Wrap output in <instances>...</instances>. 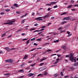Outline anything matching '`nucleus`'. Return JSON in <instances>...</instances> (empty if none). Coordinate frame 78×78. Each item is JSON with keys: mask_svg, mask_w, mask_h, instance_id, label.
Here are the masks:
<instances>
[{"mask_svg": "<svg viewBox=\"0 0 78 78\" xmlns=\"http://www.w3.org/2000/svg\"><path fill=\"white\" fill-rule=\"evenodd\" d=\"M39 71H42V68H40L39 69Z\"/></svg>", "mask_w": 78, "mask_h": 78, "instance_id": "f704fd0d", "label": "nucleus"}, {"mask_svg": "<svg viewBox=\"0 0 78 78\" xmlns=\"http://www.w3.org/2000/svg\"><path fill=\"white\" fill-rule=\"evenodd\" d=\"M36 30V28H33V29H31L30 30V31H33V30Z\"/></svg>", "mask_w": 78, "mask_h": 78, "instance_id": "473e14b6", "label": "nucleus"}, {"mask_svg": "<svg viewBox=\"0 0 78 78\" xmlns=\"http://www.w3.org/2000/svg\"><path fill=\"white\" fill-rule=\"evenodd\" d=\"M27 39H28V38H25V39H23L22 40V41H26V40H27Z\"/></svg>", "mask_w": 78, "mask_h": 78, "instance_id": "4d7b16f0", "label": "nucleus"}, {"mask_svg": "<svg viewBox=\"0 0 78 78\" xmlns=\"http://www.w3.org/2000/svg\"><path fill=\"white\" fill-rule=\"evenodd\" d=\"M4 48L5 49V50H7V51H10V49L9 47H6Z\"/></svg>", "mask_w": 78, "mask_h": 78, "instance_id": "0eeeda50", "label": "nucleus"}, {"mask_svg": "<svg viewBox=\"0 0 78 78\" xmlns=\"http://www.w3.org/2000/svg\"><path fill=\"white\" fill-rule=\"evenodd\" d=\"M60 50H61V49H59L58 50L56 51V52L57 53H58V52H59V51H60Z\"/></svg>", "mask_w": 78, "mask_h": 78, "instance_id": "052dcab7", "label": "nucleus"}, {"mask_svg": "<svg viewBox=\"0 0 78 78\" xmlns=\"http://www.w3.org/2000/svg\"><path fill=\"white\" fill-rule=\"evenodd\" d=\"M48 11H50V10H51V9H50V8H49L48 9Z\"/></svg>", "mask_w": 78, "mask_h": 78, "instance_id": "680f3d73", "label": "nucleus"}, {"mask_svg": "<svg viewBox=\"0 0 78 78\" xmlns=\"http://www.w3.org/2000/svg\"><path fill=\"white\" fill-rule=\"evenodd\" d=\"M58 2H50V4H47L46 5H48V6H51V4H56V3H57Z\"/></svg>", "mask_w": 78, "mask_h": 78, "instance_id": "20e7f679", "label": "nucleus"}, {"mask_svg": "<svg viewBox=\"0 0 78 78\" xmlns=\"http://www.w3.org/2000/svg\"><path fill=\"white\" fill-rule=\"evenodd\" d=\"M67 14V12H64L63 13H62L61 14V16H63V15H65Z\"/></svg>", "mask_w": 78, "mask_h": 78, "instance_id": "4be33fe9", "label": "nucleus"}, {"mask_svg": "<svg viewBox=\"0 0 78 78\" xmlns=\"http://www.w3.org/2000/svg\"><path fill=\"white\" fill-rule=\"evenodd\" d=\"M10 75V74L9 73H6L4 74V75L5 76H8L9 75Z\"/></svg>", "mask_w": 78, "mask_h": 78, "instance_id": "4468645a", "label": "nucleus"}, {"mask_svg": "<svg viewBox=\"0 0 78 78\" xmlns=\"http://www.w3.org/2000/svg\"><path fill=\"white\" fill-rule=\"evenodd\" d=\"M59 40H57L56 41H54V43H56V42H59Z\"/></svg>", "mask_w": 78, "mask_h": 78, "instance_id": "6ab92c4d", "label": "nucleus"}, {"mask_svg": "<svg viewBox=\"0 0 78 78\" xmlns=\"http://www.w3.org/2000/svg\"><path fill=\"white\" fill-rule=\"evenodd\" d=\"M47 74H48L47 72V71H45V72H44V75H47Z\"/></svg>", "mask_w": 78, "mask_h": 78, "instance_id": "5701e85b", "label": "nucleus"}, {"mask_svg": "<svg viewBox=\"0 0 78 78\" xmlns=\"http://www.w3.org/2000/svg\"><path fill=\"white\" fill-rule=\"evenodd\" d=\"M25 20H23L22 21H21V23H24Z\"/></svg>", "mask_w": 78, "mask_h": 78, "instance_id": "79ce46f5", "label": "nucleus"}, {"mask_svg": "<svg viewBox=\"0 0 78 78\" xmlns=\"http://www.w3.org/2000/svg\"><path fill=\"white\" fill-rule=\"evenodd\" d=\"M30 43V40H28L26 42V44L27 45V44H28V43Z\"/></svg>", "mask_w": 78, "mask_h": 78, "instance_id": "bb28decb", "label": "nucleus"}, {"mask_svg": "<svg viewBox=\"0 0 78 78\" xmlns=\"http://www.w3.org/2000/svg\"><path fill=\"white\" fill-rule=\"evenodd\" d=\"M64 78H69V75H67V76H64Z\"/></svg>", "mask_w": 78, "mask_h": 78, "instance_id": "4c0bfd02", "label": "nucleus"}, {"mask_svg": "<svg viewBox=\"0 0 78 78\" xmlns=\"http://www.w3.org/2000/svg\"><path fill=\"white\" fill-rule=\"evenodd\" d=\"M62 27H60L58 28V30L59 31V30H62Z\"/></svg>", "mask_w": 78, "mask_h": 78, "instance_id": "c85d7f7f", "label": "nucleus"}, {"mask_svg": "<svg viewBox=\"0 0 78 78\" xmlns=\"http://www.w3.org/2000/svg\"><path fill=\"white\" fill-rule=\"evenodd\" d=\"M47 59V58H42V59H41V62L43 61L44 60H45V59Z\"/></svg>", "mask_w": 78, "mask_h": 78, "instance_id": "a211bd4d", "label": "nucleus"}, {"mask_svg": "<svg viewBox=\"0 0 78 78\" xmlns=\"http://www.w3.org/2000/svg\"><path fill=\"white\" fill-rule=\"evenodd\" d=\"M71 35H72V34H69L67 36V37H70Z\"/></svg>", "mask_w": 78, "mask_h": 78, "instance_id": "37998d69", "label": "nucleus"}, {"mask_svg": "<svg viewBox=\"0 0 78 78\" xmlns=\"http://www.w3.org/2000/svg\"><path fill=\"white\" fill-rule=\"evenodd\" d=\"M22 36H25V34L24 33H23L21 34Z\"/></svg>", "mask_w": 78, "mask_h": 78, "instance_id": "e2e57ef3", "label": "nucleus"}, {"mask_svg": "<svg viewBox=\"0 0 78 78\" xmlns=\"http://www.w3.org/2000/svg\"><path fill=\"white\" fill-rule=\"evenodd\" d=\"M38 25V24L37 23H36L34 25V26L35 27H37Z\"/></svg>", "mask_w": 78, "mask_h": 78, "instance_id": "de8ad7c7", "label": "nucleus"}, {"mask_svg": "<svg viewBox=\"0 0 78 78\" xmlns=\"http://www.w3.org/2000/svg\"><path fill=\"white\" fill-rule=\"evenodd\" d=\"M11 11L10 9H7L5 10V11H6V12H8V11Z\"/></svg>", "mask_w": 78, "mask_h": 78, "instance_id": "cd10ccee", "label": "nucleus"}, {"mask_svg": "<svg viewBox=\"0 0 78 78\" xmlns=\"http://www.w3.org/2000/svg\"><path fill=\"white\" fill-rule=\"evenodd\" d=\"M23 77H24V76H20L19 78H23Z\"/></svg>", "mask_w": 78, "mask_h": 78, "instance_id": "09e8293b", "label": "nucleus"}, {"mask_svg": "<svg viewBox=\"0 0 78 78\" xmlns=\"http://www.w3.org/2000/svg\"><path fill=\"white\" fill-rule=\"evenodd\" d=\"M58 61H57V62H55L54 63V64H57V63H58Z\"/></svg>", "mask_w": 78, "mask_h": 78, "instance_id": "774afa93", "label": "nucleus"}, {"mask_svg": "<svg viewBox=\"0 0 78 78\" xmlns=\"http://www.w3.org/2000/svg\"><path fill=\"white\" fill-rule=\"evenodd\" d=\"M25 15H23L21 17V19H22V18H23L24 17H25Z\"/></svg>", "mask_w": 78, "mask_h": 78, "instance_id": "864d4df0", "label": "nucleus"}, {"mask_svg": "<svg viewBox=\"0 0 78 78\" xmlns=\"http://www.w3.org/2000/svg\"><path fill=\"white\" fill-rule=\"evenodd\" d=\"M60 74L61 76H64V74H63V73H62V72H61L60 73Z\"/></svg>", "mask_w": 78, "mask_h": 78, "instance_id": "e433bc0d", "label": "nucleus"}, {"mask_svg": "<svg viewBox=\"0 0 78 78\" xmlns=\"http://www.w3.org/2000/svg\"><path fill=\"white\" fill-rule=\"evenodd\" d=\"M23 30V29H20L18 30L16 32V33H19V31H22V30Z\"/></svg>", "mask_w": 78, "mask_h": 78, "instance_id": "f8f14e48", "label": "nucleus"}, {"mask_svg": "<svg viewBox=\"0 0 78 78\" xmlns=\"http://www.w3.org/2000/svg\"><path fill=\"white\" fill-rule=\"evenodd\" d=\"M72 11H75V9H71Z\"/></svg>", "mask_w": 78, "mask_h": 78, "instance_id": "5fc2aeb1", "label": "nucleus"}, {"mask_svg": "<svg viewBox=\"0 0 78 78\" xmlns=\"http://www.w3.org/2000/svg\"><path fill=\"white\" fill-rule=\"evenodd\" d=\"M35 64H36V63H34V64H33L31 65H30V66H31L32 67H33V66H35Z\"/></svg>", "mask_w": 78, "mask_h": 78, "instance_id": "c9c22d12", "label": "nucleus"}, {"mask_svg": "<svg viewBox=\"0 0 78 78\" xmlns=\"http://www.w3.org/2000/svg\"><path fill=\"white\" fill-rule=\"evenodd\" d=\"M31 16H34V13H33L31 15Z\"/></svg>", "mask_w": 78, "mask_h": 78, "instance_id": "69168bd1", "label": "nucleus"}, {"mask_svg": "<svg viewBox=\"0 0 78 78\" xmlns=\"http://www.w3.org/2000/svg\"><path fill=\"white\" fill-rule=\"evenodd\" d=\"M40 66H42V65H44V63H42L40 64Z\"/></svg>", "mask_w": 78, "mask_h": 78, "instance_id": "13d9d810", "label": "nucleus"}, {"mask_svg": "<svg viewBox=\"0 0 78 78\" xmlns=\"http://www.w3.org/2000/svg\"><path fill=\"white\" fill-rule=\"evenodd\" d=\"M6 35V33H5V34H2L1 36V37H4V36H5Z\"/></svg>", "mask_w": 78, "mask_h": 78, "instance_id": "f3484780", "label": "nucleus"}, {"mask_svg": "<svg viewBox=\"0 0 78 78\" xmlns=\"http://www.w3.org/2000/svg\"><path fill=\"white\" fill-rule=\"evenodd\" d=\"M43 76V75H42L41 74H40L39 75H38L37 76Z\"/></svg>", "mask_w": 78, "mask_h": 78, "instance_id": "c756f323", "label": "nucleus"}, {"mask_svg": "<svg viewBox=\"0 0 78 78\" xmlns=\"http://www.w3.org/2000/svg\"><path fill=\"white\" fill-rule=\"evenodd\" d=\"M74 66H78V62H76L73 64Z\"/></svg>", "mask_w": 78, "mask_h": 78, "instance_id": "9d476101", "label": "nucleus"}, {"mask_svg": "<svg viewBox=\"0 0 78 78\" xmlns=\"http://www.w3.org/2000/svg\"><path fill=\"white\" fill-rule=\"evenodd\" d=\"M57 56H58V58H59L61 56V55L58 54V55H57Z\"/></svg>", "mask_w": 78, "mask_h": 78, "instance_id": "6e6d98bb", "label": "nucleus"}, {"mask_svg": "<svg viewBox=\"0 0 78 78\" xmlns=\"http://www.w3.org/2000/svg\"><path fill=\"white\" fill-rule=\"evenodd\" d=\"M66 23V21H64L63 22H62L61 23V24H62V25H63V24H64V23Z\"/></svg>", "mask_w": 78, "mask_h": 78, "instance_id": "b1692460", "label": "nucleus"}, {"mask_svg": "<svg viewBox=\"0 0 78 78\" xmlns=\"http://www.w3.org/2000/svg\"><path fill=\"white\" fill-rule=\"evenodd\" d=\"M16 14H20V12H19V11H17L16 12Z\"/></svg>", "mask_w": 78, "mask_h": 78, "instance_id": "49530a36", "label": "nucleus"}, {"mask_svg": "<svg viewBox=\"0 0 78 78\" xmlns=\"http://www.w3.org/2000/svg\"><path fill=\"white\" fill-rule=\"evenodd\" d=\"M46 27H45V26H43L41 27V28H46Z\"/></svg>", "mask_w": 78, "mask_h": 78, "instance_id": "8fccbe9b", "label": "nucleus"}, {"mask_svg": "<svg viewBox=\"0 0 78 78\" xmlns=\"http://www.w3.org/2000/svg\"><path fill=\"white\" fill-rule=\"evenodd\" d=\"M44 29H42L40 30H37L34 31V33H35L36 32H38V31H44Z\"/></svg>", "mask_w": 78, "mask_h": 78, "instance_id": "6e6552de", "label": "nucleus"}, {"mask_svg": "<svg viewBox=\"0 0 78 78\" xmlns=\"http://www.w3.org/2000/svg\"><path fill=\"white\" fill-rule=\"evenodd\" d=\"M23 66H25V64H24V63H23L20 66V67H21V68H22V67H23Z\"/></svg>", "mask_w": 78, "mask_h": 78, "instance_id": "2eb2a0df", "label": "nucleus"}, {"mask_svg": "<svg viewBox=\"0 0 78 78\" xmlns=\"http://www.w3.org/2000/svg\"><path fill=\"white\" fill-rule=\"evenodd\" d=\"M62 48H63V49H65V48H66V46L63 45V46H62Z\"/></svg>", "mask_w": 78, "mask_h": 78, "instance_id": "7c9ffc66", "label": "nucleus"}, {"mask_svg": "<svg viewBox=\"0 0 78 78\" xmlns=\"http://www.w3.org/2000/svg\"><path fill=\"white\" fill-rule=\"evenodd\" d=\"M14 6H15L16 7H18V5H17V4H14L13 5Z\"/></svg>", "mask_w": 78, "mask_h": 78, "instance_id": "412c9836", "label": "nucleus"}, {"mask_svg": "<svg viewBox=\"0 0 78 78\" xmlns=\"http://www.w3.org/2000/svg\"><path fill=\"white\" fill-rule=\"evenodd\" d=\"M33 75H34V74L33 73H30L28 74V76L30 77V76H32Z\"/></svg>", "mask_w": 78, "mask_h": 78, "instance_id": "1a4fd4ad", "label": "nucleus"}, {"mask_svg": "<svg viewBox=\"0 0 78 78\" xmlns=\"http://www.w3.org/2000/svg\"><path fill=\"white\" fill-rule=\"evenodd\" d=\"M27 58H28V55H25L23 59H27Z\"/></svg>", "mask_w": 78, "mask_h": 78, "instance_id": "ddd939ff", "label": "nucleus"}, {"mask_svg": "<svg viewBox=\"0 0 78 78\" xmlns=\"http://www.w3.org/2000/svg\"><path fill=\"white\" fill-rule=\"evenodd\" d=\"M69 59L71 61V62H73L74 58H73V54L72 53L70 54V55L69 57Z\"/></svg>", "mask_w": 78, "mask_h": 78, "instance_id": "7ed1b4c3", "label": "nucleus"}, {"mask_svg": "<svg viewBox=\"0 0 78 78\" xmlns=\"http://www.w3.org/2000/svg\"><path fill=\"white\" fill-rule=\"evenodd\" d=\"M66 58H69V55H67L66 56Z\"/></svg>", "mask_w": 78, "mask_h": 78, "instance_id": "603ef678", "label": "nucleus"}, {"mask_svg": "<svg viewBox=\"0 0 78 78\" xmlns=\"http://www.w3.org/2000/svg\"><path fill=\"white\" fill-rule=\"evenodd\" d=\"M5 62H12L13 60L11 59H9L5 60Z\"/></svg>", "mask_w": 78, "mask_h": 78, "instance_id": "423d86ee", "label": "nucleus"}, {"mask_svg": "<svg viewBox=\"0 0 78 78\" xmlns=\"http://www.w3.org/2000/svg\"><path fill=\"white\" fill-rule=\"evenodd\" d=\"M49 17V14L46 15L44 16L38 17L37 18H36L35 20H37V21L43 20V19H42L41 18H42V17H43L44 19H45V18H46V17Z\"/></svg>", "mask_w": 78, "mask_h": 78, "instance_id": "f257e3e1", "label": "nucleus"}, {"mask_svg": "<svg viewBox=\"0 0 78 78\" xmlns=\"http://www.w3.org/2000/svg\"><path fill=\"white\" fill-rule=\"evenodd\" d=\"M72 6H73V5H69L67 7V8H71V7H72Z\"/></svg>", "mask_w": 78, "mask_h": 78, "instance_id": "aec40b11", "label": "nucleus"}, {"mask_svg": "<svg viewBox=\"0 0 78 78\" xmlns=\"http://www.w3.org/2000/svg\"><path fill=\"white\" fill-rule=\"evenodd\" d=\"M36 48H34L32 49H31L30 51H34V50H36Z\"/></svg>", "mask_w": 78, "mask_h": 78, "instance_id": "72a5a7b5", "label": "nucleus"}, {"mask_svg": "<svg viewBox=\"0 0 78 78\" xmlns=\"http://www.w3.org/2000/svg\"><path fill=\"white\" fill-rule=\"evenodd\" d=\"M36 39V37H34V38H33L32 39H31V41H34Z\"/></svg>", "mask_w": 78, "mask_h": 78, "instance_id": "58836bf2", "label": "nucleus"}, {"mask_svg": "<svg viewBox=\"0 0 78 78\" xmlns=\"http://www.w3.org/2000/svg\"><path fill=\"white\" fill-rule=\"evenodd\" d=\"M70 16L65 17L63 19V20H70Z\"/></svg>", "mask_w": 78, "mask_h": 78, "instance_id": "39448f33", "label": "nucleus"}, {"mask_svg": "<svg viewBox=\"0 0 78 78\" xmlns=\"http://www.w3.org/2000/svg\"><path fill=\"white\" fill-rule=\"evenodd\" d=\"M16 49V48H12L11 49H10V51H11L12 50H15Z\"/></svg>", "mask_w": 78, "mask_h": 78, "instance_id": "a878e982", "label": "nucleus"}, {"mask_svg": "<svg viewBox=\"0 0 78 78\" xmlns=\"http://www.w3.org/2000/svg\"><path fill=\"white\" fill-rule=\"evenodd\" d=\"M41 40H42V39H41V38H40L37 39L36 41H41Z\"/></svg>", "mask_w": 78, "mask_h": 78, "instance_id": "dca6fc26", "label": "nucleus"}, {"mask_svg": "<svg viewBox=\"0 0 78 78\" xmlns=\"http://www.w3.org/2000/svg\"><path fill=\"white\" fill-rule=\"evenodd\" d=\"M1 15H3V14H5V13L4 12H2L0 13Z\"/></svg>", "mask_w": 78, "mask_h": 78, "instance_id": "c03bdc74", "label": "nucleus"}, {"mask_svg": "<svg viewBox=\"0 0 78 78\" xmlns=\"http://www.w3.org/2000/svg\"><path fill=\"white\" fill-rule=\"evenodd\" d=\"M54 76H55V77H56L58 76V74H55L54 75Z\"/></svg>", "mask_w": 78, "mask_h": 78, "instance_id": "a19ab883", "label": "nucleus"}, {"mask_svg": "<svg viewBox=\"0 0 78 78\" xmlns=\"http://www.w3.org/2000/svg\"><path fill=\"white\" fill-rule=\"evenodd\" d=\"M74 6L75 7H78V4L75 5H74Z\"/></svg>", "mask_w": 78, "mask_h": 78, "instance_id": "0e129e2a", "label": "nucleus"}, {"mask_svg": "<svg viewBox=\"0 0 78 78\" xmlns=\"http://www.w3.org/2000/svg\"><path fill=\"white\" fill-rule=\"evenodd\" d=\"M58 8V5H55L53 7L54 8Z\"/></svg>", "mask_w": 78, "mask_h": 78, "instance_id": "ea45409f", "label": "nucleus"}, {"mask_svg": "<svg viewBox=\"0 0 78 78\" xmlns=\"http://www.w3.org/2000/svg\"><path fill=\"white\" fill-rule=\"evenodd\" d=\"M56 61H57L58 62L59 61V58H57V59H56Z\"/></svg>", "mask_w": 78, "mask_h": 78, "instance_id": "338daca9", "label": "nucleus"}, {"mask_svg": "<svg viewBox=\"0 0 78 78\" xmlns=\"http://www.w3.org/2000/svg\"><path fill=\"white\" fill-rule=\"evenodd\" d=\"M73 60H74V62H76V58L74 59Z\"/></svg>", "mask_w": 78, "mask_h": 78, "instance_id": "3c124183", "label": "nucleus"}, {"mask_svg": "<svg viewBox=\"0 0 78 78\" xmlns=\"http://www.w3.org/2000/svg\"><path fill=\"white\" fill-rule=\"evenodd\" d=\"M51 23H48V24L47 25V26H49V25H50L51 24Z\"/></svg>", "mask_w": 78, "mask_h": 78, "instance_id": "bf43d9fd", "label": "nucleus"}, {"mask_svg": "<svg viewBox=\"0 0 78 78\" xmlns=\"http://www.w3.org/2000/svg\"><path fill=\"white\" fill-rule=\"evenodd\" d=\"M66 31V30H61L60 31V33H64V32H65Z\"/></svg>", "mask_w": 78, "mask_h": 78, "instance_id": "2f4dec72", "label": "nucleus"}, {"mask_svg": "<svg viewBox=\"0 0 78 78\" xmlns=\"http://www.w3.org/2000/svg\"><path fill=\"white\" fill-rule=\"evenodd\" d=\"M11 36H12V35H10V36L7 37V38H10Z\"/></svg>", "mask_w": 78, "mask_h": 78, "instance_id": "a18cd8bd", "label": "nucleus"}, {"mask_svg": "<svg viewBox=\"0 0 78 78\" xmlns=\"http://www.w3.org/2000/svg\"><path fill=\"white\" fill-rule=\"evenodd\" d=\"M52 51V50H51V49H48V50H47L46 51L47 52H49V51Z\"/></svg>", "mask_w": 78, "mask_h": 78, "instance_id": "393cba45", "label": "nucleus"}, {"mask_svg": "<svg viewBox=\"0 0 78 78\" xmlns=\"http://www.w3.org/2000/svg\"><path fill=\"white\" fill-rule=\"evenodd\" d=\"M18 72H21V73H24V71L23 70L21 69V70H19Z\"/></svg>", "mask_w": 78, "mask_h": 78, "instance_id": "9b49d317", "label": "nucleus"}, {"mask_svg": "<svg viewBox=\"0 0 78 78\" xmlns=\"http://www.w3.org/2000/svg\"><path fill=\"white\" fill-rule=\"evenodd\" d=\"M16 21L15 20H12L9 22L8 23H4L5 25H11L13 24V22H15Z\"/></svg>", "mask_w": 78, "mask_h": 78, "instance_id": "f03ea898", "label": "nucleus"}]
</instances>
